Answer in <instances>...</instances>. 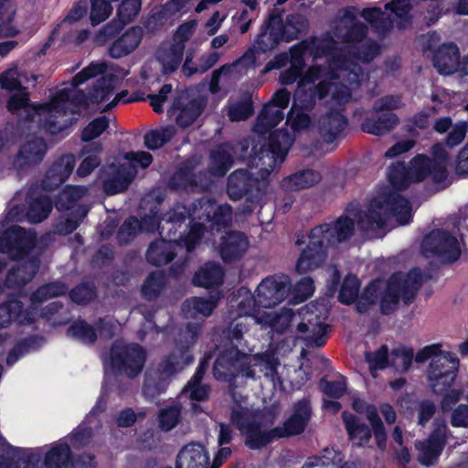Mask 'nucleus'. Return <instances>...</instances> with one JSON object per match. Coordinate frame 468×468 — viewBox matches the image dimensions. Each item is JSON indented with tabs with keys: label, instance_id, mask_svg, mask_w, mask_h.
Instances as JSON below:
<instances>
[{
	"label": "nucleus",
	"instance_id": "17",
	"mask_svg": "<svg viewBox=\"0 0 468 468\" xmlns=\"http://www.w3.org/2000/svg\"><path fill=\"white\" fill-rule=\"evenodd\" d=\"M90 93H85L82 90H77L73 93L67 90H61L50 102H45L44 107H48V111L57 112L72 113L80 115V108L89 107Z\"/></svg>",
	"mask_w": 468,
	"mask_h": 468
},
{
	"label": "nucleus",
	"instance_id": "63",
	"mask_svg": "<svg viewBox=\"0 0 468 468\" xmlns=\"http://www.w3.org/2000/svg\"><path fill=\"white\" fill-rule=\"evenodd\" d=\"M308 26L306 18L300 14H290L282 20L285 42L298 38L300 33L304 31Z\"/></svg>",
	"mask_w": 468,
	"mask_h": 468
},
{
	"label": "nucleus",
	"instance_id": "22",
	"mask_svg": "<svg viewBox=\"0 0 468 468\" xmlns=\"http://www.w3.org/2000/svg\"><path fill=\"white\" fill-rule=\"evenodd\" d=\"M399 191L390 190L376 198L379 199L384 212L388 211L400 224L406 225L412 219L411 206L410 201Z\"/></svg>",
	"mask_w": 468,
	"mask_h": 468
},
{
	"label": "nucleus",
	"instance_id": "50",
	"mask_svg": "<svg viewBox=\"0 0 468 468\" xmlns=\"http://www.w3.org/2000/svg\"><path fill=\"white\" fill-rule=\"evenodd\" d=\"M68 292V286L61 281L47 282L39 286L30 295L32 304L41 303L50 298L63 296Z\"/></svg>",
	"mask_w": 468,
	"mask_h": 468
},
{
	"label": "nucleus",
	"instance_id": "1",
	"mask_svg": "<svg viewBox=\"0 0 468 468\" xmlns=\"http://www.w3.org/2000/svg\"><path fill=\"white\" fill-rule=\"evenodd\" d=\"M355 230V220L345 215L333 223H323L311 229L305 235L303 231L296 233L295 246L301 247L296 261L295 271L299 274L314 271L326 261L329 248L335 242L350 239Z\"/></svg>",
	"mask_w": 468,
	"mask_h": 468
},
{
	"label": "nucleus",
	"instance_id": "10",
	"mask_svg": "<svg viewBox=\"0 0 468 468\" xmlns=\"http://www.w3.org/2000/svg\"><path fill=\"white\" fill-rule=\"evenodd\" d=\"M197 162L190 158L182 162L167 181V187L173 191L197 192L204 189L207 172H196Z\"/></svg>",
	"mask_w": 468,
	"mask_h": 468
},
{
	"label": "nucleus",
	"instance_id": "40",
	"mask_svg": "<svg viewBox=\"0 0 468 468\" xmlns=\"http://www.w3.org/2000/svg\"><path fill=\"white\" fill-rule=\"evenodd\" d=\"M205 226L200 222H192L186 225L185 228L176 234V239H172L176 246L186 248L187 252H192L201 242L204 236Z\"/></svg>",
	"mask_w": 468,
	"mask_h": 468
},
{
	"label": "nucleus",
	"instance_id": "44",
	"mask_svg": "<svg viewBox=\"0 0 468 468\" xmlns=\"http://www.w3.org/2000/svg\"><path fill=\"white\" fill-rule=\"evenodd\" d=\"M241 435L245 437V445L250 450L262 449L277 438L276 433L272 432V429L262 431L261 424L259 421L251 424Z\"/></svg>",
	"mask_w": 468,
	"mask_h": 468
},
{
	"label": "nucleus",
	"instance_id": "15",
	"mask_svg": "<svg viewBox=\"0 0 468 468\" xmlns=\"http://www.w3.org/2000/svg\"><path fill=\"white\" fill-rule=\"evenodd\" d=\"M434 35H430L426 44L425 50L432 52V63L434 68L441 75H450L455 73L460 65L461 54L459 48L453 42L442 43L437 48H434L431 40Z\"/></svg>",
	"mask_w": 468,
	"mask_h": 468
},
{
	"label": "nucleus",
	"instance_id": "3",
	"mask_svg": "<svg viewBox=\"0 0 468 468\" xmlns=\"http://www.w3.org/2000/svg\"><path fill=\"white\" fill-rule=\"evenodd\" d=\"M292 142L286 131L274 130L269 133L267 139L253 143L250 154L251 162L260 168L262 176H270L284 162Z\"/></svg>",
	"mask_w": 468,
	"mask_h": 468
},
{
	"label": "nucleus",
	"instance_id": "54",
	"mask_svg": "<svg viewBox=\"0 0 468 468\" xmlns=\"http://www.w3.org/2000/svg\"><path fill=\"white\" fill-rule=\"evenodd\" d=\"M169 383L170 378L158 371L147 373L143 385V392L146 397L155 399L166 391Z\"/></svg>",
	"mask_w": 468,
	"mask_h": 468
},
{
	"label": "nucleus",
	"instance_id": "11",
	"mask_svg": "<svg viewBox=\"0 0 468 468\" xmlns=\"http://www.w3.org/2000/svg\"><path fill=\"white\" fill-rule=\"evenodd\" d=\"M33 246V239L21 226L13 225L0 235V253L6 254L13 261L24 259Z\"/></svg>",
	"mask_w": 468,
	"mask_h": 468
},
{
	"label": "nucleus",
	"instance_id": "43",
	"mask_svg": "<svg viewBox=\"0 0 468 468\" xmlns=\"http://www.w3.org/2000/svg\"><path fill=\"white\" fill-rule=\"evenodd\" d=\"M361 16L378 34L385 35L393 28V18L380 7L364 8Z\"/></svg>",
	"mask_w": 468,
	"mask_h": 468
},
{
	"label": "nucleus",
	"instance_id": "8",
	"mask_svg": "<svg viewBox=\"0 0 468 468\" xmlns=\"http://www.w3.org/2000/svg\"><path fill=\"white\" fill-rule=\"evenodd\" d=\"M421 249L425 254L436 256L452 263L461 256V248L455 236L443 229H434L423 238Z\"/></svg>",
	"mask_w": 468,
	"mask_h": 468
},
{
	"label": "nucleus",
	"instance_id": "58",
	"mask_svg": "<svg viewBox=\"0 0 468 468\" xmlns=\"http://www.w3.org/2000/svg\"><path fill=\"white\" fill-rule=\"evenodd\" d=\"M69 297L78 305H87L97 298V288L93 282H82L69 292Z\"/></svg>",
	"mask_w": 468,
	"mask_h": 468
},
{
	"label": "nucleus",
	"instance_id": "45",
	"mask_svg": "<svg viewBox=\"0 0 468 468\" xmlns=\"http://www.w3.org/2000/svg\"><path fill=\"white\" fill-rule=\"evenodd\" d=\"M73 453L68 442H58L53 445L44 457L45 468H66Z\"/></svg>",
	"mask_w": 468,
	"mask_h": 468
},
{
	"label": "nucleus",
	"instance_id": "4",
	"mask_svg": "<svg viewBox=\"0 0 468 468\" xmlns=\"http://www.w3.org/2000/svg\"><path fill=\"white\" fill-rule=\"evenodd\" d=\"M251 356L230 346L220 350L212 367V374L218 381L231 382L241 375L247 378H254L255 371L251 367Z\"/></svg>",
	"mask_w": 468,
	"mask_h": 468
},
{
	"label": "nucleus",
	"instance_id": "38",
	"mask_svg": "<svg viewBox=\"0 0 468 468\" xmlns=\"http://www.w3.org/2000/svg\"><path fill=\"white\" fill-rule=\"evenodd\" d=\"M45 103H33L30 101L27 92H19L12 94L6 102V109L12 114H17L20 110L25 112L24 120L32 122L36 115H40L41 111H48V107H44Z\"/></svg>",
	"mask_w": 468,
	"mask_h": 468
},
{
	"label": "nucleus",
	"instance_id": "21",
	"mask_svg": "<svg viewBox=\"0 0 468 468\" xmlns=\"http://www.w3.org/2000/svg\"><path fill=\"white\" fill-rule=\"evenodd\" d=\"M138 170L133 164H121L112 170L102 181V190L108 196H113L126 191Z\"/></svg>",
	"mask_w": 468,
	"mask_h": 468
},
{
	"label": "nucleus",
	"instance_id": "39",
	"mask_svg": "<svg viewBox=\"0 0 468 468\" xmlns=\"http://www.w3.org/2000/svg\"><path fill=\"white\" fill-rule=\"evenodd\" d=\"M307 47L304 44H295L292 49V65L282 71L280 75V82L282 85L288 86L293 84L303 74L305 67L304 56Z\"/></svg>",
	"mask_w": 468,
	"mask_h": 468
},
{
	"label": "nucleus",
	"instance_id": "5",
	"mask_svg": "<svg viewBox=\"0 0 468 468\" xmlns=\"http://www.w3.org/2000/svg\"><path fill=\"white\" fill-rule=\"evenodd\" d=\"M147 354L137 343H113L110 348V363L115 373L133 379L144 370Z\"/></svg>",
	"mask_w": 468,
	"mask_h": 468
},
{
	"label": "nucleus",
	"instance_id": "7",
	"mask_svg": "<svg viewBox=\"0 0 468 468\" xmlns=\"http://www.w3.org/2000/svg\"><path fill=\"white\" fill-rule=\"evenodd\" d=\"M429 156L417 154L414 156V167L422 178H431L435 185L445 183L448 179L449 154L441 144H435L431 148Z\"/></svg>",
	"mask_w": 468,
	"mask_h": 468
},
{
	"label": "nucleus",
	"instance_id": "36",
	"mask_svg": "<svg viewBox=\"0 0 468 468\" xmlns=\"http://www.w3.org/2000/svg\"><path fill=\"white\" fill-rule=\"evenodd\" d=\"M328 327L327 324L318 320L315 323L301 322L296 327V332L298 337L303 339L308 347H323L328 339Z\"/></svg>",
	"mask_w": 468,
	"mask_h": 468
},
{
	"label": "nucleus",
	"instance_id": "29",
	"mask_svg": "<svg viewBox=\"0 0 468 468\" xmlns=\"http://www.w3.org/2000/svg\"><path fill=\"white\" fill-rule=\"evenodd\" d=\"M209 457L205 448L198 442H191L179 451L176 468H208Z\"/></svg>",
	"mask_w": 468,
	"mask_h": 468
},
{
	"label": "nucleus",
	"instance_id": "30",
	"mask_svg": "<svg viewBox=\"0 0 468 468\" xmlns=\"http://www.w3.org/2000/svg\"><path fill=\"white\" fill-rule=\"evenodd\" d=\"M249 241L244 233L230 231L222 237L219 254L224 262L239 260L246 252Z\"/></svg>",
	"mask_w": 468,
	"mask_h": 468
},
{
	"label": "nucleus",
	"instance_id": "25",
	"mask_svg": "<svg viewBox=\"0 0 468 468\" xmlns=\"http://www.w3.org/2000/svg\"><path fill=\"white\" fill-rule=\"evenodd\" d=\"M144 31L140 26H133L126 29L109 47V56L112 58H122L133 53L143 40Z\"/></svg>",
	"mask_w": 468,
	"mask_h": 468
},
{
	"label": "nucleus",
	"instance_id": "31",
	"mask_svg": "<svg viewBox=\"0 0 468 468\" xmlns=\"http://www.w3.org/2000/svg\"><path fill=\"white\" fill-rule=\"evenodd\" d=\"M302 468H356V465L354 462L345 461L341 451L325 448L321 455L308 457Z\"/></svg>",
	"mask_w": 468,
	"mask_h": 468
},
{
	"label": "nucleus",
	"instance_id": "33",
	"mask_svg": "<svg viewBox=\"0 0 468 468\" xmlns=\"http://www.w3.org/2000/svg\"><path fill=\"white\" fill-rule=\"evenodd\" d=\"M176 244L173 239H159L152 241L146 250L145 258L149 264L156 267L166 265L176 256Z\"/></svg>",
	"mask_w": 468,
	"mask_h": 468
},
{
	"label": "nucleus",
	"instance_id": "6",
	"mask_svg": "<svg viewBox=\"0 0 468 468\" xmlns=\"http://www.w3.org/2000/svg\"><path fill=\"white\" fill-rule=\"evenodd\" d=\"M460 359L455 353L445 351L434 358L426 369V378L433 394H443L452 388L459 374Z\"/></svg>",
	"mask_w": 468,
	"mask_h": 468
},
{
	"label": "nucleus",
	"instance_id": "20",
	"mask_svg": "<svg viewBox=\"0 0 468 468\" xmlns=\"http://www.w3.org/2000/svg\"><path fill=\"white\" fill-rule=\"evenodd\" d=\"M48 145L43 138H34L22 144L15 155L13 165L18 171L38 165L44 159Z\"/></svg>",
	"mask_w": 468,
	"mask_h": 468
},
{
	"label": "nucleus",
	"instance_id": "60",
	"mask_svg": "<svg viewBox=\"0 0 468 468\" xmlns=\"http://www.w3.org/2000/svg\"><path fill=\"white\" fill-rule=\"evenodd\" d=\"M321 180L318 172L313 169H303L295 174L291 175L287 178V182L292 190H300L311 187Z\"/></svg>",
	"mask_w": 468,
	"mask_h": 468
},
{
	"label": "nucleus",
	"instance_id": "61",
	"mask_svg": "<svg viewBox=\"0 0 468 468\" xmlns=\"http://www.w3.org/2000/svg\"><path fill=\"white\" fill-rule=\"evenodd\" d=\"M420 454L418 461L424 466L433 465L439 459L443 448L434 442L426 441H418L415 444Z\"/></svg>",
	"mask_w": 468,
	"mask_h": 468
},
{
	"label": "nucleus",
	"instance_id": "34",
	"mask_svg": "<svg viewBox=\"0 0 468 468\" xmlns=\"http://www.w3.org/2000/svg\"><path fill=\"white\" fill-rule=\"evenodd\" d=\"M191 346L182 345L176 350L165 356L158 365L156 371L170 378L177 368H183L194 362V356L191 353Z\"/></svg>",
	"mask_w": 468,
	"mask_h": 468
},
{
	"label": "nucleus",
	"instance_id": "64",
	"mask_svg": "<svg viewBox=\"0 0 468 468\" xmlns=\"http://www.w3.org/2000/svg\"><path fill=\"white\" fill-rule=\"evenodd\" d=\"M379 53V44L372 39H369L365 43H361L350 50L351 57L363 63H369L373 61Z\"/></svg>",
	"mask_w": 468,
	"mask_h": 468
},
{
	"label": "nucleus",
	"instance_id": "16",
	"mask_svg": "<svg viewBox=\"0 0 468 468\" xmlns=\"http://www.w3.org/2000/svg\"><path fill=\"white\" fill-rule=\"evenodd\" d=\"M312 416V408L310 401L303 399L294 403L292 413L283 422L282 426H277L272 429V432L276 433V437L288 438L302 434Z\"/></svg>",
	"mask_w": 468,
	"mask_h": 468
},
{
	"label": "nucleus",
	"instance_id": "26",
	"mask_svg": "<svg viewBox=\"0 0 468 468\" xmlns=\"http://www.w3.org/2000/svg\"><path fill=\"white\" fill-rule=\"evenodd\" d=\"M341 418L349 441L358 447L367 446L373 435L372 427L361 421L359 417L347 410L342 412Z\"/></svg>",
	"mask_w": 468,
	"mask_h": 468
},
{
	"label": "nucleus",
	"instance_id": "59",
	"mask_svg": "<svg viewBox=\"0 0 468 468\" xmlns=\"http://www.w3.org/2000/svg\"><path fill=\"white\" fill-rule=\"evenodd\" d=\"M165 276L160 271L151 272L142 285V295L145 300L152 301L159 297L165 289Z\"/></svg>",
	"mask_w": 468,
	"mask_h": 468
},
{
	"label": "nucleus",
	"instance_id": "18",
	"mask_svg": "<svg viewBox=\"0 0 468 468\" xmlns=\"http://www.w3.org/2000/svg\"><path fill=\"white\" fill-rule=\"evenodd\" d=\"M75 164L74 154L60 155L47 170L44 178L41 180V188L46 191H53L59 187L72 174Z\"/></svg>",
	"mask_w": 468,
	"mask_h": 468
},
{
	"label": "nucleus",
	"instance_id": "23",
	"mask_svg": "<svg viewBox=\"0 0 468 468\" xmlns=\"http://www.w3.org/2000/svg\"><path fill=\"white\" fill-rule=\"evenodd\" d=\"M36 322L33 312L24 309L18 299H9L0 303V329L8 327L12 323L33 324Z\"/></svg>",
	"mask_w": 468,
	"mask_h": 468
},
{
	"label": "nucleus",
	"instance_id": "9",
	"mask_svg": "<svg viewBox=\"0 0 468 468\" xmlns=\"http://www.w3.org/2000/svg\"><path fill=\"white\" fill-rule=\"evenodd\" d=\"M197 207H203V199L193 202L189 207L176 203L168 211L164 213L159 224L160 233L166 229L169 239H176V234L194 221L196 218H202L201 215L196 216Z\"/></svg>",
	"mask_w": 468,
	"mask_h": 468
},
{
	"label": "nucleus",
	"instance_id": "27",
	"mask_svg": "<svg viewBox=\"0 0 468 468\" xmlns=\"http://www.w3.org/2000/svg\"><path fill=\"white\" fill-rule=\"evenodd\" d=\"M39 270V260L33 257L21 264L12 267L6 273L4 284L6 288L16 289L30 282Z\"/></svg>",
	"mask_w": 468,
	"mask_h": 468
},
{
	"label": "nucleus",
	"instance_id": "37",
	"mask_svg": "<svg viewBox=\"0 0 468 468\" xmlns=\"http://www.w3.org/2000/svg\"><path fill=\"white\" fill-rule=\"evenodd\" d=\"M357 227L361 231L368 232L382 229L386 224L385 212L379 199L373 198L366 212H357Z\"/></svg>",
	"mask_w": 468,
	"mask_h": 468
},
{
	"label": "nucleus",
	"instance_id": "24",
	"mask_svg": "<svg viewBox=\"0 0 468 468\" xmlns=\"http://www.w3.org/2000/svg\"><path fill=\"white\" fill-rule=\"evenodd\" d=\"M388 178L396 190H406L411 184L421 183L426 179L422 178L414 167V157L408 166L401 161L392 164L388 167Z\"/></svg>",
	"mask_w": 468,
	"mask_h": 468
},
{
	"label": "nucleus",
	"instance_id": "13",
	"mask_svg": "<svg viewBox=\"0 0 468 468\" xmlns=\"http://www.w3.org/2000/svg\"><path fill=\"white\" fill-rule=\"evenodd\" d=\"M412 295L413 293L408 288L407 281L401 279V271L392 273L388 279L386 288L380 296L381 314L388 315L395 312L400 299L405 304L411 303L413 302Z\"/></svg>",
	"mask_w": 468,
	"mask_h": 468
},
{
	"label": "nucleus",
	"instance_id": "49",
	"mask_svg": "<svg viewBox=\"0 0 468 468\" xmlns=\"http://www.w3.org/2000/svg\"><path fill=\"white\" fill-rule=\"evenodd\" d=\"M284 118L283 110L271 104H264L257 117L256 131L264 133L277 126Z\"/></svg>",
	"mask_w": 468,
	"mask_h": 468
},
{
	"label": "nucleus",
	"instance_id": "19",
	"mask_svg": "<svg viewBox=\"0 0 468 468\" xmlns=\"http://www.w3.org/2000/svg\"><path fill=\"white\" fill-rule=\"evenodd\" d=\"M348 125L347 117L338 110L330 109L321 115L317 122L318 133L326 144L345 136Z\"/></svg>",
	"mask_w": 468,
	"mask_h": 468
},
{
	"label": "nucleus",
	"instance_id": "53",
	"mask_svg": "<svg viewBox=\"0 0 468 468\" xmlns=\"http://www.w3.org/2000/svg\"><path fill=\"white\" fill-rule=\"evenodd\" d=\"M115 77L113 75L103 76L97 80L92 89L89 91L90 101L98 104L108 100L115 91Z\"/></svg>",
	"mask_w": 468,
	"mask_h": 468
},
{
	"label": "nucleus",
	"instance_id": "48",
	"mask_svg": "<svg viewBox=\"0 0 468 468\" xmlns=\"http://www.w3.org/2000/svg\"><path fill=\"white\" fill-rule=\"evenodd\" d=\"M234 164L233 155L223 146L213 150L210 154L209 173L215 176H224Z\"/></svg>",
	"mask_w": 468,
	"mask_h": 468
},
{
	"label": "nucleus",
	"instance_id": "14",
	"mask_svg": "<svg viewBox=\"0 0 468 468\" xmlns=\"http://www.w3.org/2000/svg\"><path fill=\"white\" fill-rule=\"evenodd\" d=\"M288 286L285 282L270 276L261 281L253 295V310L271 309L281 303L287 295Z\"/></svg>",
	"mask_w": 468,
	"mask_h": 468
},
{
	"label": "nucleus",
	"instance_id": "56",
	"mask_svg": "<svg viewBox=\"0 0 468 468\" xmlns=\"http://www.w3.org/2000/svg\"><path fill=\"white\" fill-rule=\"evenodd\" d=\"M367 26L354 17L349 26L337 29L336 37L344 43H360L367 37Z\"/></svg>",
	"mask_w": 468,
	"mask_h": 468
},
{
	"label": "nucleus",
	"instance_id": "51",
	"mask_svg": "<svg viewBox=\"0 0 468 468\" xmlns=\"http://www.w3.org/2000/svg\"><path fill=\"white\" fill-rule=\"evenodd\" d=\"M367 420L370 423L373 431V436L376 441L377 447L380 451H384L387 447V431L382 420L378 415L377 407L370 404L367 410L364 412Z\"/></svg>",
	"mask_w": 468,
	"mask_h": 468
},
{
	"label": "nucleus",
	"instance_id": "42",
	"mask_svg": "<svg viewBox=\"0 0 468 468\" xmlns=\"http://www.w3.org/2000/svg\"><path fill=\"white\" fill-rule=\"evenodd\" d=\"M102 150V144L100 142H95L90 144L83 146L81 154L86 155L79 165L76 174L80 177H85L90 175L100 165L101 157L100 153Z\"/></svg>",
	"mask_w": 468,
	"mask_h": 468
},
{
	"label": "nucleus",
	"instance_id": "2",
	"mask_svg": "<svg viewBox=\"0 0 468 468\" xmlns=\"http://www.w3.org/2000/svg\"><path fill=\"white\" fill-rule=\"evenodd\" d=\"M267 185L266 181L260 179L249 169L239 168L229 175L226 191L232 201L245 198L244 203L238 207V211L239 215L250 216L265 195Z\"/></svg>",
	"mask_w": 468,
	"mask_h": 468
},
{
	"label": "nucleus",
	"instance_id": "41",
	"mask_svg": "<svg viewBox=\"0 0 468 468\" xmlns=\"http://www.w3.org/2000/svg\"><path fill=\"white\" fill-rule=\"evenodd\" d=\"M87 192V189L81 186H65L54 199V207L58 211H72L80 205L78 201L81 199Z\"/></svg>",
	"mask_w": 468,
	"mask_h": 468
},
{
	"label": "nucleus",
	"instance_id": "28",
	"mask_svg": "<svg viewBox=\"0 0 468 468\" xmlns=\"http://www.w3.org/2000/svg\"><path fill=\"white\" fill-rule=\"evenodd\" d=\"M399 119L393 112H374L367 116L361 123V130L364 133L381 136L384 135L399 124Z\"/></svg>",
	"mask_w": 468,
	"mask_h": 468
},
{
	"label": "nucleus",
	"instance_id": "47",
	"mask_svg": "<svg viewBox=\"0 0 468 468\" xmlns=\"http://www.w3.org/2000/svg\"><path fill=\"white\" fill-rule=\"evenodd\" d=\"M67 336L85 345H93L98 338L94 326L83 319L73 321L66 331Z\"/></svg>",
	"mask_w": 468,
	"mask_h": 468
},
{
	"label": "nucleus",
	"instance_id": "46",
	"mask_svg": "<svg viewBox=\"0 0 468 468\" xmlns=\"http://www.w3.org/2000/svg\"><path fill=\"white\" fill-rule=\"evenodd\" d=\"M42 113H48L45 119L42 121V129L48 134L58 135L62 133V136L66 135L64 133L77 120V118H67L62 121H58L59 117H65L68 113L64 112H57L55 111H41L40 115Z\"/></svg>",
	"mask_w": 468,
	"mask_h": 468
},
{
	"label": "nucleus",
	"instance_id": "57",
	"mask_svg": "<svg viewBox=\"0 0 468 468\" xmlns=\"http://www.w3.org/2000/svg\"><path fill=\"white\" fill-rule=\"evenodd\" d=\"M216 307V302L204 297H193L186 299L182 304V311L188 316L194 317L197 314L209 316Z\"/></svg>",
	"mask_w": 468,
	"mask_h": 468
},
{
	"label": "nucleus",
	"instance_id": "32",
	"mask_svg": "<svg viewBox=\"0 0 468 468\" xmlns=\"http://www.w3.org/2000/svg\"><path fill=\"white\" fill-rule=\"evenodd\" d=\"M181 100L180 97L174 99L172 110L179 112L176 117V124L181 128H187L201 115L205 110L206 102L203 99L194 98L183 105Z\"/></svg>",
	"mask_w": 468,
	"mask_h": 468
},
{
	"label": "nucleus",
	"instance_id": "55",
	"mask_svg": "<svg viewBox=\"0 0 468 468\" xmlns=\"http://www.w3.org/2000/svg\"><path fill=\"white\" fill-rule=\"evenodd\" d=\"M175 134V129L171 126L152 129L144 136V146L152 151L158 150L170 142Z\"/></svg>",
	"mask_w": 468,
	"mask_h": 468
},
{
	"label": "nucleus",
	"instance_id": "35",
	"mask_svg": "<svg viewBox=\"0 0 468 468\" xmlns=\"http://www.w3.org/2000/svg\"><path fill=\"white\" fill-rule=\"evenodd\" d=\"M225 271L213 261L204 263L194 274L192 283L197 287L213 289L219 287L224 281Z\"/></svg>",
	"mask_w": 468,
	"mask_h": 468
},
{
	"label": "nucleus",
	"instance_id": "62",
	"mask_svg": "<svg viewBox=\"0 0 468 468\" xmlns=\"http://www.w3.org/2000/svg\"><path fill=\"white\" fill-rule=\"evenodd\" d=\"M360 288V281L354 274L348 273L339 290L338 301L346 305H350L358 297V292Z\"/></svg>",
	"mask_w": 468,
	"mask_h": 468
},
{
	"label": "nucleus",
	"instance_id": "52",
	"mask_svg": "<svg viewBox=\"0 0 468 468\" xmlns=\"http://www.w3.org/2000/svg\"><path fill=\"white\" fill-rule=\"evenodd\" d=\"M53 205L48 196H39L28 202L27 216L30 221L39 223L48 218Z\"/></svg>",
	"mask_w": 468,
	"mask_h": 468
},
{
	"label": "nucleus",
	"instance_id": "12",
	"mask_svg": "<svg viewBox=\"0 0 468 468\" xmlns=\"http://www.w3.org/2000/svg\"><path fill=\"white\" fill-rule=\"evenodd\" d=\"M282 27V14L272 9L262 24L254 40V48L258 53H266L275 49L282 41H285Z\"/></svg>",
	"mask_w": 468,
	"mask_h": 468
}]
</instances>
